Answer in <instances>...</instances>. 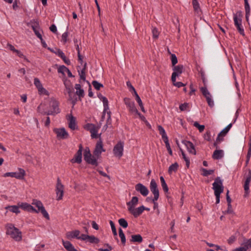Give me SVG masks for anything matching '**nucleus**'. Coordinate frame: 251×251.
Here are the masks:
<instances>
[{"instance_id":"1","label":"nucleus","mask_w":251,"mask_h":251,"mask_svg":"<svg viewBox=\"0 0 251 251\" xmlns=\"http://www.w3.org/2000/svg\"><path fill=\"white\" fill-rule=\"evenodd\" d=\"M6 234L16 242H20L22 240V233L19 229L11 223L5 225Z\"/></svg>"},{"instance_id":"2","label":"nucleus","mask_w":251,"mask_h":251,"mask_svg":"<svg viewBox=\"0 0 251 251\" xmlns=\"http://www.w3.org/2000/svg\"><path fill=\"white\" fill-rule=\"evenodd\" d=\"M242 12L241 11H238L236 13L233 14V21L234 25L236 27L240 34L243 36H244V29L242 25Z\"/></svg>"},{"instance_id":"3","label":"nucleus","mask_w":251,"mask_h":251,"mask_svg":"<svg viewBox=\"0 0 251 251\" xmlns=\"http://www.w3.org/2000/svg\"><path fill=\"white\" fill-rule=\"evenodd\" d=\"M83 156L84 159L87 163L95 166H97L98 165V159L99 157H97L96 156H93L88 148L85 149Z\"/></svg>"},{"instance_id":"4","label":"nucleus","mask_w":251,"mask_h":251,"mask_svg":"<svg viewBox=\"0 0 251 251\" xmlns=\"http://www.w3.org/2000/svg\"><path fill=\"white\" fill-rule=\"evenodd\" d=\"M32 204L35 205L38 208V209H37L38 213L40 212L45 218L48 220L50 219L49 215L40 201L37 199H33L32 200Z\"/></svg>"},{"instance_id":"5","label":"nucleus","mask_w":251,"mask_h":251,"mask_svg":"<svg viewBox=\"0 0 251 251\" xmlns=\"http://www.w3.org/2000/svg\"><path fill=\"white\" fill-rule=\"evenodd\" d=\"M50 110L47 113L48 115H55L60 113V111L59 108V103L54 99H50Z\"/></svg>"},{"instance_id":"6","label":"nucleus","mask_w":251,"mask_h":251,"mask_svg":"<svg viewBox=\"0 0 251 251\" xmlns=\"http://www.w3.org/2000/svg\"><path fill=\"white\" fill-rule=\"evenodd\" d=\"M150 189L153 195L152 201L153 203L156 204V201L158 200L159 196V192L157 184L155 180L152 179L150 182Z\"/></svg>"},{"instance_id":"7","label":"nucleus","mask_w":251,"mask_h":251,"mask_svg":"<svg viewBox=\"0 0 251 251\" xmlns=\"http://www.w3.org/2000/svg\"><path fill=\"white\" fill-rule=\"evenodd\" d=\"M213 189L214 191V194H221L223 192L224 186L223 181L219 177H217L215 179L213 184Z\"/></svg>"},{"instance_id":"8","label":"nucleus","mask_w":251,"mask_h":251,"mask_svg":"<svg viewBox=\"0 0 251 251\" xmlns=\"http://www.w3.org/2000/svg\"><path fill=\"white\" fill-rule=\"evenodd\" d=\"M84 127L86 130L90 131L92 138L96 139L98 138L99 126H96L93 124L88 123L84 126Z\"/></svg>"},{"instance_id":"9","label":"nucleus","mask_w":251,"mask_h":251,"mask_svg":"<svg viewBox=\"0 0 251 251\" xmlns=\"http://www.w3.org/2000/svg\"><path fill=\"white\" fill-rule=\"evenodd\" d=\"M245 178V181L244 185V197H247L250 193V185L251 181V171L250 169H248V172L246 173Z\"/></svg>"},{"instance_id":"10","label":"nucleus","mask_w":251,"mask_h":251,"mask_svg":"<svg viewBox=\"0 0 251 251\" xmlns=\"http://www.w3.org/2000/svg\"><path fill=\"white\" fill-rule=\"evenodd\" d=\"M34 84L36 87L38 94L40 95L49 96L50 93L43 87V84L39 78L37 77L34 78Z\"/></svg>"},{"instance_id":"11","label":"nucleus","mask_w":251,"mask_h":251,"mask_svg":"<svg viewBox=\"0 0 251 251\" xmlns=\"http://www.w3.org/2000/svg\"><path fill=\"white\" fill-rule=\"evenodd\" d=\"M64 185L61 182L60 179L58 178L55 187V192L56 194V200L60 201L62 199L64 195Z\"/></svg>"},{"instance_id":"12","label":"nucleus","mask_w":251,"mask_h":251,"mask_svg":"<svg viewBox=\"0 0 251 251\" xmlns=\"http://www.w3.org/2000/svg\"><path fill=\"white\" fill-rule=\"evenodd\" d=\"M124 143L122 141L118 142L113 148V153L114 155L121 158L123 155Z\"/></svg>"},{"instance_id":"13","label":"nucleus","mask_w":251,"mask_h":251,"mask_svg":"<svg viewBox=\"0 0 251 251\" xmlns=\"http://www.w3.org/2000/svg\"><path fill=\"white\" fill-rule=\"evenodd\" d=\"M101 100L102 101L103 106L102 117H103L106 114L107 121L111 120V111L109 109L108 100L104 96H101Z\"/></svg>"},{"instance_id":"14","label":"nucleus","mask_w":251,"mask_h":251,"mask_svg":"<svg viewBox=\"0 0 251 251\" xmlns=\"http://www.w3.org/2000/svg\"><path fill=\"white\" fill-rule=\"evenodd\" d=\"M53 131L56 133V137L58 139H65L69 137L68 132L64 127L55 128L53 129Z\"/></svg>"},{"instance_id":"15","label":"nucleus","mask_w":251,"mask_h":251,"mask_svg":"<svg viewBox=\"0 0 251 251\" xmlns=\"http://www.w3.org/2000/svg\"><path fill=\"white\" fill-rule=\"evenodd\" d=\"M25 175V171L23 169H19L18 172H8L3 175L4 177H12L17 179L23 178Z\"/></svg>"},{"instance_id":"16","label":"nucleus","mask_w":251,"mask_h":251,"mask_svg":"<svg viewBox=\"0 0 251 251\" xmlns=\"http://www.w3.org/2000/svg\"><path fill=\"white\" fill-rule=\"evenodd\" d=\"M126 106L128 109L129 112L133 114L138 112V110L135 107V103L133 101L131 100L129 98H125L124 100Z\"/></svg>"},{"instance_id":"17","label":"nucleus","mask_w":251,"mask_h":251,"mask_svg":"<svg viewBox=\"0 0 251 251\" xmlns=\"http://www.w3.org/2000/svg\"><path fill=\"white\" fill-rule=\"evenodd\" d=\"M135 190L144 197H146L149 193L148 188L142 183H139L135 186Z\"/></svg>"},{"instance_id":"18","label":"nucleus","mask_w":251,"mask_h":251,"mask_svg":"<svg viewBox=\"0 0 251 251\" xmlns=\"http://www.w3.org/2000/svg\"><path fill=\"white\" fill-rule=\"evenodd\" d=\"M173 70V73L172 74L171 79L172 82H175L176 80V77L182 74L183 70V66L180 65L176 66H174Z\"/></svg>"},{"instance_id":"19","label":"nucleus","mask_w":251,"mask_h":251,"mask_svg":"<svg viewBox=\"0 0 251 251\" xmlns=\"http://www.w3.org/2000/svg\"><path fill=\"white\" fill-rule=\"evenodd\" d=\"M105 150L103 148L102 142L100 139L99 140L96 145L95 149L93 153L95 156L99 157L102 152H104Z\"/></svg>"},{"instance_id":"20","label":"nucleus","mask_w":251,"mask_h":251,"mask_svg":"<svg viewBox=\"0 0 251 251\" xmlns=\"http://www.w3.org/2000/svg\"><path fill=\"white\" fill-rule=\"evenodd\" d=\"M82 146L80 145L79 149L75 155L74 157L71 159V161L73 163H80L82 162Z\"/></svg>"},{"instance_id":"21","label":"nucleus","mask_w":251,"mask_h":251,"mask_svg":"<svg viewBox=\"0 0 251 251\" xmlns=\"http://www.w3.org/2000/svg\"><path fill=\"white\" fill-rule=\"evenodd\" d=\"M138 198L136 196H134L132 198L131 201L126 202L127 209L129 212L135 207L138 203Z\"/></svg>"},{"instance_id":"22","label":"nucleus","mask_w":251,"mask_h":251,"mask_svg":"<svg viewBox=\"0 0 251 251\" xmlns=\"http://www.w3.org/2000/svg\"><path fill=\"white\" fill-rule=\"evenodd\" d=\"M182 143L186 146L187 151L193 154H196V151L193 144L189 141H183Z\"/></svg>"},{"instance_id":"23","label":"nucleus","mask_w":251,"mask_h":251,"mask_svg":"<svg viewBox=\"0 0 251 251\" xmlns=\"http://www.w3.org/2000/svg\"><path fill=\"white\" fill-rule=\"evenodd\" d=\"M145 207L144 205L140 206L137 208H134L129 212L135 218L140 216L145 210Z\"/></svg>"},{"instance_id":"24","label":"nucleus","mask_w":251,"mask_h":251,"mask_svg":"<svg viewBox=\"0 0 251 251\" xmlns=\"http://www.w3.org/2000/svg\"><path fill=\"white\" fill-rule=\"evenodd\" d=\"M68 126L72 130L77 129V126L76 124L75 118L72 115L69 116L68 118Z\"/></svg>"},{"instance_id":"25","label":"nucleus","mask_w":251,"mask_h":251,"mask_svg":"<svg viewBox=\"0 0 251 251\" xmlns=\"http://www.w3.org/2000/svg\"><path fill=\"white\" fill-rule=\"evenodd\" d=\"M232 126V124L230 123L228 124L224 129H223L218 135V136L216 139V141L222 140V139H221V136H225L230 129Z\"/></svg>"},{"instance_id":"26","label":"nucleus","mask_w":251,"mask_h":251,"mask_svg":"<svg viewBox=\"0 0 251 251\" xmlns=\"http://www.w3.org/2000/svg\"><path fill=\"white\" fill-rule=\"evenodd\" d=\"M62 244L67 251H78L75 248L70 241L62 240Z\"/></svg>"},{"instance_id":"27","label":"nucleus","mask_w":251,"mask_h":251,"mask_svg":"<svg viewBox=\"0 0 251 251\" xmlns=\"http://www.w3.org/2000/svg\"><path fill=\"white\" fill-rule=\"evenodd\" d=\"M80 236V231L78 230H75L68 232L66 233V236L68 238H76L78 239Z\"/></svg>"},{"instance_id":"28","label":"nucleus","mask_w":251,"mask_h":251,"mask_svg":"<svg viewBox=\"0 0 251 251\" xmlns=\"http://www.w3.org/2000/svg\"><path fill=\"white\" fill-rule=\"evenodd\" d=\"M224 152L222 150H215L213 154L212 157L214 159L219 160L222 158L224 157Z\"/></svg>"},{"instance_id":"29","label":"nucleus","mask_w":251,"mask_h":251,"mask_svg":"<svg viewBox=\"0 0 251 251\" xmlns=\"http://www.w3.org/2000/svg\"><path fill=\"white\" fill-rule=\"evenodd\" d=\"M75 87L76 89V94L79 97H83L84 96V91L83 89L81 88L80 84H76Z\"/></svg>"},{"instance_id":"30","label":"nucleus","mask_w":251,"mask_h":251,"mask_svg":"<svg viewBox=\"0 0 251 251\" xmlns=\"http://www.w3.org/2000/svg\"><path fill=\"white\" fill-rule=\"evenodd\" d=\"M157 128L160 134L162 136V138L163 139V141H166V139H168L166 132L164 128L163 127V126L160 125H158L157 126Z\"/></svg>"},{"instance_id":"31","label":"nucleus","mask_w":251,"mask_h":251,"mask_svg":"<svg viewBox=\"0 0 251 251\" xmlns=\"http://www.w3.org/2000/svg\"><path fill=\"white\" fill-rule=\"evenodd\" d=\"M192 5L195 12L197 14H200L201 12V9L198 0H192Z\"/></svg>"},{"instance_id":"32","label":"nucleus","mask_w":251,"mask_h":251,"mask_svg":"<svg viewBox=\"0 0 251 251\" xmlns=\"http://www.w3.org/2000/svg\"><path fill=\"white\" fill-rule=\"evenodd\" d=\"M19 205H10L7 206L5 207L6 209L9 210L10 211L16 213L17 214L20 213V210L19 209Z\"/></svg>"},{"instance_id":"33","label":"nucleus","mask_w":251,"mask_h":251,"mask_svg":"<svg viewBox=\"0 0 251 251\" xmlns=\"http://www.w3.org/2000/svg\"><path fill=\"white\" fill-rule=\"evenodd\" d=\"M160 179L161 181V186L164 192L167 193L169 191V188L166 183L165 179L163 176H160Z\"/></svg>"},{"instance_id":"34","label":"nucleus","mask_w":251,"mask_h":251,"mask_svg":"<svg viewBox=\"0 0 251 251\" xmlns=\"http://www.w3.org/2000/svg\"><path fill=\"white\" fill-rule=\"evenodd\" d=\"M178 168V164L177 163L175 162L170 165L168 169V173L172 174L173 172H176Z\"/></svg>"},{"instance_id":"35","label":"nucleus","mask_w":251,"mask_h":251,"mask_svg":"<svg viewBox=\"0 0 251 251\" xmlns=\"http://www.w3.org/2000/svg\"><path fill=\"white\" fill-rule=\"evenodd\" d=\"M86 66V63H85L84 67L82 69V70L81 71L78 70L79 77H80V79H81L83 81L86 80V74H85Z\"/></svg>"},{"instance_id":"36","label":"nucleus","mask_w":251,"mask_h":251,"mask_svg":"<svg viewBox=\"0 0 251 251\" xmlns=\"http://www.w3.org/2000/svg\"><path fill=\"white\" fill-rule=\"evenodd\" d=\"M142 241V237L140 234L133 235L131 236V241L132 242L141 243Z\"/></svg>"},{"instance_id":"37","label":"nucleus","mask_w":251,"mask_h":251,"mask_svg":"<svg viewBox=\"0 0 251 251\" xmlns=\"http://www.w3.org/2000/svg\"><path fill=\"white\" fill-rule=\"evenodd\" d=\"M68 70V68L64 65L60 66L57 70L58 73L62 74L63 76L66 75V73Z\"/></svg>"},{"instance_id":"38","label":"nucleus","mask_w":251,"mask_h":251,"mask_svg":"<svg viewBox=\"0 0 251 251\" xmlns=\"http://www.w3.org/2000/svg\"><path fill=\"white\" fill-rule=\"evenodd\" d=\"M87 242H88L90 243L98 244L99 243L100 240L93 235H89Z\"/></svg>"},{"instance_id":"39","label":"nucleus","mask_w":251,"mask_h":251,"mask_svg":"<svg viewBox=\"0 0 251 251\" xmlns=\"http://www.w3.org/2000/svg\"><path fill=\"white\" fill-rule=\"evenodd\" d=\"M180 152L181 153V155L182 156V158H183V159L184 160V161L186 162V165L187 167L189 168V165H190V159H189V158L187 156V155H186V154L185 153V152H184V151L182 149H180Z\"/></svg>"},{"instance_id":"40","label":"nucleus","mask_w":251,"mask_h":251,"mask_svg":"<svg viewBox=\"0 0 251 251\" xmlns=\"http://www.w3.org/2000/svg\"><path fill=\"white\" fill-rule=\"evenodd\" d=\"M179 108V109L180 110V111H190L189 103H187V102H184L183 103L180 104Z\"/></svg>"},{"instance_id":"41","label":"nucleus","mask_w":251,"mask_h":251,"mask_svg":"<svg viewBox=\"0 0 251 251\" xmlns=\"http://www.w3.org/2000/svg\"><path fill=\"white\" fill-rule=\"evenodd\" d=\"M200 90L205 98H207L211 95L206 87H202L200 88Z\"/></svg>"},{"instance_id":"42","label":"nucleus","mask_w":251,"mask_h":251,"mask_svg":"<svg viewBox=\"0 0 251 251\" xmlns=\"http://www.w3.org/2000/svg\"><path fill=\"white\" fill-rule=\"evenodd\" d=\"M119 234L122 243L123 244L125 245L126 242V238L123 231L121 228H120L119 230Z\"/></svg>"},{"instance_id":"43","label":"nucleus","mask_w":251,"mask_h":251,"mask_svg":"<svg viewBox=\"0 0 251 251\" xmlns=\"http://www.w3.org/2000/svg\"><path fill=\"white\" fill-rule=\"evenodd\" d=\"M119 224L120 226L124 228L128 226L127 222L124 218H121L118 220Z\"/></svg>"},{"instance_id":"44","label":"nucleus","mask_w":251,"mask_h":251,"mask_svg":"<svg viewBox=\"0 0 251 251\" xmlns=\"http://www.w3.org/2000/svg\"><path fill=\"white\" fill-rule=\"evenodd\" d=\"M203 138L204 140L211 142L212 141V137L211 132L210 131H207L203 135Z\"/></svg>"},{"instance_id":"45","label":"nucleus","mask_w":251,"mask_h":251,"mask_svg":"<svg viewBox=\"0 0 251 251\" xmlns=\"http://www.w3.org/2000/svg\"><path fill=\"white\" fill-rule=\"evenodd\" d=\"M47 48L49 50L51 51V52H54L56 54H57L58 56H59L61 58L63 57L64 55H65L64 53L60 49H56V51H54L52 49H51L50 48Z\"/></svg>"},{"instance_id":"46","label":"nucleus","mask_w":251,"mask_h":251,"mask_svg":"<svg viewBox=\"0 0 251 251\" xmlns=\"http://www.w3.org/2000/svg\"><path fill=\"white\" fill-rule=\"evenodd\" d=\"M201 171L202 172V176H208V175H212L214 172V171L213 170H208L204 168H201Z\"/></svg>"},{"instance_id":"47","label":"nucleus","mask_w":251,"mask_h":251,"mask_svg":"<svg viewBox=\"0 0 251 251\" xmlns=\"http://www.w3.org/2000/svg\"><path fill=\"white\" fill-rule=\"evenodd\" d=\"M92 83L94 87L97 90H100V88L103 86L101 83L99 82L96 80L93 81Z\"/></svg>"},{"instance_id":"48","label":"nucleus","mask_w":251,"mask_h":251,"mask_svg":"<svg viewBox=\"0 0 251 251\" xmlns=\"http://www.w3.org/2000/svg\"><path fill=\"white\" fill-rule=\"evenodd\" d=\"M33 30L35 33V34L36 35V36L39 39H41L42 38V36L41 34V33L39 31V28H37L36 26H32Z\"/></svg>"},{"instance_id":"49","label":"nucleus","mask_w":251,"mask_h":251,"mask_svg":"<svg viewBox=\"0 0 251 251\" xmlns=\"http://www.w3.org/2000/svg\"><path fill=\"white\" fill-rule=\"evenodd\" d=\"M193 125L194 126L198 128L200 132H202L204 129V126L200 125L197 122H194Z\"/></svg>"},{"instance_id":"50","label":"nucleus","mask_w":251,"mask_h":251,"mask_svg":"<svg viewBox=\"0 0 251 251\" xmlns=\"http://www.w3.org/2000/svg\"><path fill=\"white\" fill-rule=\"evenodd\" d=\"M205 98L206 99V101L207 102L208 105L211 107H213L214 105V102L212 99V96L211 95L210 96H209Z\"/></svg>"},{"instance_id":"51","label":"nucleus","mask_w":251,"mask_h":251,"mask_svg":"<svg viewBox=\"0 0 251 251\" xmlns=\"http://www.w3.org/2000/svg\"><path fill=\"white\" fill-rule=\"evenodd\" d=\"M164 143L165 144L166 147L167 148V151H168V152H169V154L171 155H173V151H172V149L171 148V147H170V144H169V140L166 139V141H164Z\"/></svg>"},{"instance_id":"52","label":"nucleus","mask_w":251,"mask_h":251,"mask_svg":"<svg viewBox=\"0 0 251 251\" xmlns=\"http://www.w3.org/2000/svg\"><path fill=\"white\" fill-rule=\"evenodd\" d=\"M110 225L111 226V230L113 232V235L116 236L117 235V232L116 230V227L115 226L114 223L112 221H110L109 222Z\"/></svg>"},{"instance_id":"53","label":"nucleus","mask_w":251,"mask_h":251,"mask_svg":"<svg viewBox=\"0 0 251 251\" xmlns=\"http://www.w3.org/2000/svg\"><path fill=\"white\" fill-rule=\"evenodd\" d=\"M68 32L67 31L64 32L61 37V42H63V43H66L68 40Z\"/></svg>"},{"instance_id":"54","label":"nucleus","mask_w":251,"mask_h":251,"mask_svg":"<svg viewBox=\"0 0 251 251\" xmlns=\"http://www.w3.org/2000/svg\"><path fill=\"white\" fill-rule=\"evenodd\" d=\"M152 33L154 38L157 39L158 37L159 33L156 27H153L152 29Z\"/></svg>"},{"instance_id":"55","label":"nucleus","mask_w":251,"mask_h":251,"mask_svg":"<svg viewBox=\"0 0 251 251\" xmlns=\"http://www.w3.org/2000/svg\"><path fill=\"white\" fill-rule=\"evenodd\" d=\"M29 204L26 202H22L19 204V207L24 209V210L27 211Z\"/></svg>"},{"instance_id":"56","label":"nucleus","mask_w":251,"mask_h":251,"mask_svg":"<svg viewBox=\"0 0 251 251\" xmlns=\"http://www.w3.org/2000/svg\"><path fill=\"white\" fill-rule=\"evenodd\" d=\"M171 62L173 66L177 63V57L175 54H171Z\"/></svg>"},{"instance_id":"57","label":"nucleus","mask_w":251,"mask_h":251,"mask_svg":"<svg viewBox=\"0 0 251 251\" xmlns=\"http://www.w3.org/2000/svg\"><path fill=\"white\" fill-rule=\"evenodd\" d=\"M244 246L246 248L247 250L251 247V238L244 241Z\"/></svg>"},{"instance_id":"58","label":"nucleus","mask_w":251,"mask_h":251,"mask_svg":"<svg viewBox=\"0 0 251 251\" xmlns=\"http://www.w3.org/2000/svg\"><path fill=\"white\" fill-rule=\"evenodd\" d=\"M245 2V9L246 13H250V6L248 0H244Z\"/></svg>"},{"instance_id":"59","label":"nucleus","mask_w":251,"mask_h":251,"mask_svg":"<svg viewBox=\"0 0 251 251\" xmlns=\"http://www.w3.org/2000/svg\"><path fill=\"white\" fill-rule=\"evenodd\" d=\"M251 150L250 149V150H248V151L247 157H246V166H247L248 165L249 162L250 160V158H251Z\"/></svg>"},{"instance_id":"60","label":"nucleus","mask_w":251,"mask_h":251,"mask_svg":"<svg viewBox=\"0 0 251 251\" xmlns=\"http://www.w3.org/2000/svg\"><path fill=\"white\" fill-rule=\"evenodd\" d=\"M88 237V235L82 234L81 235L79 236L78 239L87 242Z\"/></svg>"},{"instance_id":"61","label":"nucleus","mask_w":251,"mask_h":251,"mask_svg":"<svg viewBox=\"0 0 251 251\" xmlns=\"http://www.w3.org/2000/svg\"><path fill=\"white\" fill-rule=\"evenodd\" d=\"M28 212H35L36 213H38V211H37V209H36L31 204L29 205L28 210Z\"/></svg>"},{"instance_id":"62","label":"nucleus","mask_w":251,"mask_h":251,"mask_svg":"<svg viewBox=\"0 0 251 251\" xmlns=\"http://www.w3.org/2000/svg\"><path fill=\"white\" fill-rule=\"evenodd\" d=\"M173 83L175 86L178 88L185 86V84L181 82H176V81L175 82H173Z\"/></svg>"},{"instance_id":"63","label":"nucleus","mask_w":251,"mask_h":251,"mask_svg":"<svg viewBox=\"0 0 251 251\" xmlns=\"http://www.w3.org/2000/svg\"><path fill=\"white\" fill-rule=\"evenodd\" d=\"M232 213L233 210L232 209L231 204H227V209L226 211L225 212V213L231 214Z\"/></svg>"},{"instance_id":"64","label":"nucleus","mask_w":251,"mask_h":251,"mask_svg":"<svg viewBox=\"0 0 251 251\" xmlns=\"http://www.w3.org/2000/svg\"><path fill=\"white\" fill-rule=\"evenodd\" d=\"M15 52L20 58H25V56L23 54V53L21 51H20L18 50H16V51H15Z\"/></svg>"}]
</instances>
